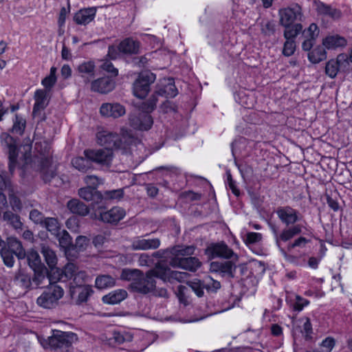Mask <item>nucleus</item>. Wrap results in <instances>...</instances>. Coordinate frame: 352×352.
<instances>
[{
  "label": "nucleus",
  "instance_id": "nucleus-1",
  "mask_svg": "<svg viewBox=\"0 0 352 352\" xmlns=\"http://www.w3.org/2000/svg\"><path fill=\"white\" fill-rule=\"evenodd\" d=\"M177 94L178 91L173 80L171 78L164 79L160 82L157 90L152 95L149 100L143 102L141 108L142 111L146 113H141L138 117L131 118V126L136 129L142 131H147L151 129L153 121L148 113L155 109L157 101V96H164L165 98H174Z\"/></svg>",
  "mask_w": 352,
  "mask_h": 352
},
{
  "label": "nucleus",
  "instance_id": "nucleus-2",
  "mask_svg": "<svg viewBox=\"0 0 352 352\" xmlns=\"http://www.w3.org/2000/svg\"><path fill=\"white\" fill-rule=\"evenodd\" d=\"M187 276L188 274L186 272L172 271L168 267L158 263L153 269L148 271L145 276L141 272V275L138 276L134 283H131V287L133 290L146 294L154 291L155 288V277L164 281L171 282L175 280L181 282Z\"/></svg>",
  "mask_w": 352,
  "mask_h": 352
},
{
  "label": "nucleus",
  "instance_id": "nucleus-3",
  "mask_svg": "<svg viewBox=\"0 0 352 352\" xmlns=\"http://www.w3.org/2000/svg\"><path fill=\"white\" fill-rule=\"evenodd\" d=\"M77 340V336L74 333L54 330L52 335L48 338L43 346H48L56 352H72V344Z\"/></svg>",
  "mask_w": 352,
  "mask_h": 352
},
{
  "label": "nucleus",
  "instance_id": "nucleus-4",
  "mask_svg": "<svg viewBox=\"0 0 352 352\" xmlns=\"http://www.w3.org/2000/svg\"><path fill=\"white\" fill-rule=\"evenodd\" d=\"M97 142L98 144L111 149L113 148H122L130 145L135 142L134 138L126 130L122 131V138L111 132L101 131L97 133Z\"/></svg>",
  "mask_w": 352,
  "mask_h": 352
},
{
  "label": "nucleus",
  "instance_id": "nucleus-5",
  "mask_svg": "<svg viewBox=\"0 0 352 352\" xmlns=\"http://www.w3.org/2000/svg\"><path fill=\"white\" fill-rule=\"evenodd\" d=\"M60 279L64 282H69L70 289H72L85 285L89 276L76 264L69 263L63 269Z\"/></svg>",
  "mask_w": 352,
  "mask_h": 352
},
{
  "label": "nucleus",
  "instance_id": "nucleus-6",
  "mask_svg": "<svg viewBox=\"0 0 352 352\" xmlns=\"http://www.w3.org/2000/svg\"><path fill=\"white\" fill-rule=\"evenodd\" d=\"M60 279L64 282H69L70 289H72L85 285L89 276L76 264L69 263L63 269Z\"/></svg>",
  "mask_w": 352,
  "mask_h": 352
},
{
  "label": "nucleus",
  "instance_id": "nucleus-7",
  "mask_svg": "<svg viewBox=\"0 0 352 352\" xmlns=\"http://www.w3.org/2000/svg\"><path fill=\"white\" fill-rule=\"evenodd\" d=\"M63 295L64 290L60 286L50 284L37 298L36 304L43 309H53L58 305Z\"/></svg>",
  "mask_w": 352,
  "mask_h": 352
},
{
  "label": "nucleus",
  "instance_id": "nucleus-8",
  "mask_svg": "<svg viewBox=\"0 0 352 352\" xmlns=\"http://www.w3.org/2000/svg\"><path fill=\"white\" fill-rule=\"evenodd\" d=\"M84 155L91 162L105 168L111 166L113 159L112 150L107 148L86 149L84 151Z\"/></svg>",
  "mask_w": 352,
  "mask_h": 352
},
{
  "label": "nucleus",
  "instance_id": "nucleus-9",
  "mask_svg": "<svg viewBox=\"0 0 352 352\" xmlns=\"http://www.w3.org/2000/svg\"><path fill=\"white\" fill-rule=\"evenodd\" d=\"M155 75L151 72L144 71L140 73L133 85V93L139 98H145L150 91V86L154 82Z\"/></svg>",
  "mask_w": 352,
  "mask_h": 352
},
{
  "label": "nucleus",
  "instance_id": "nucleus-10",
  "mask_svg": "<svg viewBox=\"0 0 352 352\" xmlns=\"http://www.w3.org/2000/svg\"><path fill=\"white\" fill-rule=\"evenodd\" d=\"M279 15L280 23L285 28L289 27L296 21H301L302 16L301 8L298 5L280 10Z\"/></svg>",
  "mask_w": 352,
  "mask_h": 352
},
{
  "label": "nucleus",
  "instance_id": "nucleus-11",
  "mask_svg": "<svg viewBox=\"0 0 352 352\" xmlns=\"http://www.w3.org/2000/svg\"><path fill=\"white\" fill-rule=\"evenodd\" d=\"M206 254L208 258H230L234 255L233 251L223 242L212 243L206 249Z\"/></svg>",
  "mask_w": 352,
  "mask_h": 352
},
{
  "label": "nucleus",
  "instance_id": "nucleus-12",
  "mask_svg": "<svg viewBox=\"0 0 352 352\" xmlns=\"http://www.w3.org/2000/svg\"><path fill=\"white\" fill-rule=\"evenodd\" d=\"M96 217L103 222L114 223L122 220L126 215L125 210L120 207H113L111 210L102 212L97 210L95 212Z\"/></svg>",
  "mask_w": 352,
  "mask_h": 352
},
{
  "label": "nucleus",
  "instance_id": "nucleus-13",
  "mask_svg": "<svg viewBox=\"0 0 352 352\" xmlns=\"http://www.w3.org/2000/svg\"><path fill=\"white\" fill-rule=\"evenodd\" d=\"M170 264L173 267H179L191 272L196 271L200 266L201 262L196 257L172 258Z\"/></svg>",
  "mask_w": 352,
  "mask_h": 352
},
{
  "label": "nucleus",
  "instance_id": "nucleus-14",
  "mask_svg": "<svg viewBox=\"0 0 352 352\" xmlns=\"http://www.w3.org/2000/svg\"><path fill=\"white\" fill-rule=\"evenodd\" d=\"M1 140L2 144L8 148L9 152V169L12 173L15 168L17 151L15 140L7 133H3L1 135Z\"/></svg>",
  "mask_w": 352,
  "mask_h": 352
},
{
  "label": "nucleus",
  "instance_id": "nucleus-15",
  "mask_svg": "<svg viewBox=\"0 0 352 352\" xmlns=\"http://www.w3.org/2000/svg\"><path fill=\"white\" fill-rule=\"evenodd\" d=\"M115 88V82L109 77H102L92 80L90 89L92 91L107 94Z\"/></svg>",
  "mask_w": 352,
  "mask_h": 352
},
{
  "label": "nucleus",
  "instance_id": "nucleus-16",
  "mask_svg": "<svg viewBox=\"0 0 352 352\" xmlns=\"http://www.w3.org/2000/svg\"><path fill=\"white\" fill-rule=\"evenodd\" d=\"M160 240L157 238L145 239L137 237L131 243V248L133 250H155L160 247Z\"/></svg>",
  "mask_w": 352,
  "mask_h": 352
},
{
  "label": "nucleus",
  "instance_id": "nucleus-17",
  "mask_svg": "<svg viewBox=\"0 0 352 352\" xmlns=\"http://www.w3.org/2000/svg\"><path fill=\"white\" fill-rule=\"evenodd\" d=\"M35 100L33 107V116L34 117L40 115L41 112L45 109L49 103V92L47 90L37 89L34 96Z\"/></svg>",
  "mask_w": 352,
  "mask_h": 352
},
{
  "label": "nucleus",
  "instance_id": "nucleus-18",
  "mask_svg": "<svg viewBox=\"0 0 352 352\" xmlns=\"http://www.w3.org/2000/svg\"><path fill=\"white\" fill-rule=\"evenodd\" d=\"M102 116L106 117L119 118L125 114V108L119 103H104L100 109Z\"/></svg>",
  "mask_w": 352,
  "mask_h": 352
},
{
  "label": "nucleus",
  "instance_id": "nucleus-19",
  "mask_svg": "<svg viewBox=\"0 0 352 352\" xmlns=\"http://www.w3.org/2000/svg\"><path fill=\"white\" fill-rule=\"evenodd\" d=\"M94 291L91 285H84L70 289L72 298L75 300L76 304H81L87 301Z\"/></svg>",
  "mask_w": 352,
  "mask_h": 352
},
{
  "label": "nucleus",
  "instance_id": "nucleus-20",
  "mask_svg": "<svg viewBox=\"0 0 352 352\" xmlns=\"http://www.w3.org/2000/svg\"><path fill=\"white\" fill-rule=\"evenodd\" d=\"M95 64L92 61L80 63L77 67L78 76L83 79L85 84L91 82L95 77Z\"/></svg>",
  "mask_w": 352,
  "mask_h": 352
},
{
  "label": "nucleus",
  "instance_id": "nucleus-21",
  "mask_svg": "<svg viewBox=\"0 0 352 352\" xmlns=\"http://www.w3.org/2000/svg\"><path fill=\"white\" fill-rule=\"evenodd\" d=\"M276 214L280 220L287 226L293 225L299 219L298 211L290 207L278 208Z\"/></svg>",
  "mask_w": 352,
  "mask_h": 352
},
{
  "label": "nucleus",
  "instance_id": "nucleus-22",
  "mask_svg": "<svg viewBox=\"0 0 352 352\" xmlns=\"http://www.w3.org/2000/svg\"><path fill=\"white\" fill-rule=\"evenodd\" d=\"M235 264L232 261H214L210 265V270L212 272H219L224 274H228L232 277L234 276L235 272Z\"/></svg>",
  "mask_w": 352,
  "mask_h": 352
},
{
  "label": "nucleus",
  "instance_id": "nucleus-23",
  "mask_svg": "<svg viewBox=\"0 0 352 352\" xmlns=\"http://www.w3.org/2000/svg\"><path fill=\"white\" fill-rule=\"evenodd\" d=\"M78 195L87 201H92L93 204L101 202V192L90 187H83L78 190Z\"/></svg>",
  "mask_w": 352,
  "mask_h": 352
},
{
  "label": "nucleus",
  "instance_id": "nucleus-24",
  "mask_svg": "<svg viewBox=\"0 0 352 352\" xmlns=\"http://www.w3.org/2000/svg\"><path fill=\"white\" fill-rule=\"evenodd\" d=\"M314 6L318 13L320 15L329 16L334 19H338L341 16L340 10L326 5L320 1L315 0Z\"/></svg>",
  "mask_w": 352,
  "mask_h": 352
},
{
  "label": "nucleus",
  "instance_id": "nucleus-25",
  "mask_svg": "<svg viewBox=\"0 0 352 352\" xmlns=\"http://www.w3.org/2000/svg\"><path fill=\"white\" fill-rule=\"evenodd\" d=\"M127 296V292L124 289H116L108 294L104 295L102 300L104 304L116 305L124 300Z\"/></svg>",
  "mask_w": 352,
  "mask_h": 352
},
{
  "label": "nucleus",
  "instance_id": "nucleus-26",
  "mask_svg": "<svg viewBox=\"0 0 352 352\" xmlns=\"http://www.w3.org/2000/svg\"><path fill=\"white\" fill-rule=\"evenodd\" d=\"M95 15V9H82L75 14L74 16V20L77 24L86 25L94 20Z\"/></svg>",
  "mask_w": 352,
  "mask_h": 352
},
{
  "label": "nucleus",
  "instance_id": "nucleus-27",
  "mask_svg": "<svg viewBox=\"0 0 352 352\" xmlns=\"http://www.w3.org/2000/svg\"><path fill=\"white\" fill-rule=\"evenodd\" d=\"M301 232V226L295 225L288 228L284 229L279 236H276V242L278 248H280V241L286 242L292 239L296 235Z\"/></svg>",
  "mask_w": 352,
  "mask_h": 352
},
{
  "label": "nucleus",
  "instance_id": "nucleus-28",
  "mask_svg": "<svg viewBox=\"0 0 352 352\" xmlns=\"http://www.w3.org/2000/svg\"><path fill=\"white\" fill-rule=\"evenodd\" d=\"M118 50L120 52L126 54H138L140 50V43L131 38H126L122 41L119 46Z\"/></svg>",
  "mask_w": 352,
  "mask_h": 352
},
{
  "label": "nucleus",
  "instance_id": "nucleus-29",
  "mask_svg": "<svg viewBox=\"0 0 352 352\" xmlns=\"http://www.w3.org/2000/svg\"><path fill=\"white\" fill-rule=\"evenodd\" d=\"M346 42L344 38L338 35H329L322 41L323 46L327 50H333L339 47H343Z\"/></svg>",
  "mask_w": 352,
  "mask_h": 352
},
{
  "label": "nucleus",
  "instance_id": "nucleus-30",
  "mask_svg": "<svg viewBox=\"0 0 352 352\" xmlns=\"http://www.w3.org/2000/svg\"><path fill=\"white\" fill-rule=\"evenodd\" d=\"M7 243L8 250L12 252L19 259L25 258L26 253L20 241L15 237H9Z\"/></svg>",
  "mask_w": 352,
  "mask_h": 352
},
{
  "label": "nucleus",
  "instance_id": "nucleus-31",
  "mask_svg": "<svg viewBox=\"0 0 352 352\" xmlns=\"http://www.w3.org/2000/svg\"><path fill=\"white\" fill-rule=\"evenodd\" d=\"M68 209L74 214L85 216L89 213L88 207L77 199H74L67 202Z\"/></svg>",
  "mask_w": 352,
  "mask_h": 352
},
{
  "label": "nucleus",
  "instance_id": "nucleus-32",
  "mask_svg": "<svg viewBox=\"0 0 352 352\" xmlns=\"http://www.w3.org/2000/svg\"><path fill=\"white\" fill-rule=\"evenodd\" d=\"M116 285V279L109 275H100L96 277L95 286L99 289L112 287Z\"/></svg>",
  "mask_w": 352,
  "mask_h": 352
},
{
  "label": "nucleus",
  "instance_id": "nucleus-33",
  "mask_svg": "<svg viewBox=\"0 0 352 352\" xmlns=\"http://www.w3.org/2000/svg\"><path fill=\"white\" fill-rule=\"evenodd\" d=\"M26 256L28 265L33 270H38V268L45 267V265L41 262V259L38 253L36 251L33 250L28 251L25 257Z\"/></svg>",
  "mask_w": 352,
  "mask_h": 352
},
{
  "label": "nucleus",
  "instance_id": "nucleus-34",
  "mask_svg": "<svg viewBox=\"0 0 352 352\" xmlns=\"http://www.w3.org/2000/svg\"><path fill=\"white\" fill-rule=\"evenodd\" d=\"M46 263L50 268H54L57 263V257L54 250L48 246L43 245L41 248Z\"/></svg>",
  "mask_w": 352,
  "mask_h": 352
},
{
  "label": "nucleus",
  "instance_id": "nucleus-35",
  "mask_svg": "<svg viewBox=\"0 0 352 352\" xmlns=\"http://www.w3.org/2000/svg\"><path fill=\"white\" fill-rule=\"evenodd\" d=\"M195 251L194 246H175L170 250V253L173 258H181L183 256H189L193 254Z\"/></svg>",
  "mask_w": 352,
  "mask_h": 352
},
{
  "label": "nucleus",
  "instance_id": "nucleus-36",
  "mask_svg": "<svg viewBox=\"0 0 352 352\" xmlns=\"http://www.w3.org/2000/svg\"><path fill=\"white\" fill-rule=\"evenodd\" d=\"M91 161L86 157H76L72 161V166L77 170L81 172H87L91 168Z\"/></svg>",
  "mask_w": 352,
  "mask_h": 352
},
{
  "label": "nucleus",
  "instance_id": "nucleus-37",
  "mask_svg": "<svg viewBox=\"0 0 352 352\" xmlns=\"http://www.w3.org/2000/svg\"><path fill=\"white\" fill-rule=\"evenodd\" d=\"M141 275V271L136 269H123L120 274V278L123 280L131 281L134 283L139 276Z\"/></svg>",
  "mask_w": 352,
  "mask_h": 352
},
{
  "label": "nucleus",
  "instance_id": "nucleus-38",
  "mask_svg": "<svg viewBox=\"0 0 352 352\" xmlns=\"http://www.w3.org/2000/svg\"><path fill=\"white\" fill-rule=\"evenodd\" d=\"M56 82V68L54 67H51L50 74L46 76L42 81L41 84L45 87L44 90L47 92L54 87Z\"/></svg>",
  "mask_w": 352,
  "mask_h": 352
},
{
  "label": "nucleus",
  "instance_id": "nucleus-39",
  "mask_svg": "<svg viewBox=\"0 0 352 352\" xmlns=\"http://www.w3.org/2000/svg\"><path fill=\"white\" fill-rule=\"evenodd\" d=\"M326 52L322 47H317L308 54L309 60L314 63H318L326 58Z\"/></svg>",
  "mask_w": 352,
  "mask_h": 352
},
{
  "label": "nucleus",
  "instance_id": "nucleus-40",
  "mask_svg": "<svg viewBox=\"0 0 352 352\" xmlns=\"http://www.w3.org/2000/svg\"><path fill=\"white\" fill-rule=\"evenodd\" d=\"M41 172L43 174V179L45 181H50L55 175L54 168L50 164V160L48 158H45V161L42 163Z\"/></svg>",
  "mask_w": 352,
  "mask_h": 352
},
{
  "label": "nucleus",
  "instance_id": "nucleus-41",
  "mask_svg": "<svg viewBox=\"0 0 352 352\" xmlns=\"http://www.w3.org/2000/svg\"><path fill=\"white\" fill-rule=\"evenodd\" d=\"M124 195L123 190L116 189L113 190H106L103 193L101 192V201L102 200L105 201H112V200H120L122 198Z\"/></svg>",
  "mask_w": 352,
  "mask_h": 352
},
{
  "label": "nucleus",
  "instance_id": "nucleus-42",
  "mask_svg": "<svg viewBox=\"0 0 352 352\" xmlns=\"http://www.w3.org/2000/svg\"><path fill=\"white\" fill-rule=\"evenodd\" d=\"M302 26L296 23L293 26L289 25L284 31V37L286 40H294L296 36L302 31Z\"/></svg>",
  "mask_w": 352,
  "mask_h": 352
},
{
  "label": "nucleus",
  "instance_id": "nucleus-43",
  "mask_svg": "<svg viewBox=\"0 0 352 352\" xmlns=\"http://www.w3.org/2000/svg\"><path fill=\"white\" fill-rule=\"evenodd\" d=\"M56 235L57 236L59 245L61 248L66 250L71 246L72 238L67 231L63 230L62 232H58Z\"/></svg>",
  "mask_w": 352,
  "mask_h": 352
},
{
  "label": "nucleus",
  "instance_id": "nucleus-44",
  "mask_svg": "<svg viewBox=\"0 0 352 352\" xmlns=\"http://www.w3.org/2000/svg\"><path fill=\"white\" fill-rule=\"evenodd\" d=\"M3 219L10 223L15 229L21 228L22 226L19 217L10 211L4 212Z\"/></svg>",
  "mask_w": 352,
  "mask_h": 352
},
{
  "label": "nucleus",
  "instance_id": "nucleus-45",
  "mask_svg": "<svg viewBox=\"0 0 352 352\" xmlns=\"http://www.w3.org/2000/svg\"><path fill=\"white\" fill-rule=\"evenodd\" d=\"M340 57L337 60H329L326 65V74L331 78L336 76L339 68Z\"/></svg>",
  "mask_w": 352,
  "mask_h": 352
},
{
  "label": "nucleus",
  "instance_id": "nucleus-46",
  "mask_svg": "<svg viewBox=\"0 0 352 352\" xmlns=\"http://www.w3.org/2000/svg\"><path fill=\"white\" fill-rule=\"evenodd\" d=\"M0 254L6 266L11 267L14 265V258L13 254H14L12 252L10 251V250L6 248H3L1 249Z\"/></svg>",
  "mask_w": 352,
  "mask_h": 352
},
{
  "label": "nucleus",
  "instance_id": "nucleus-47",
  "mask_svg": "<svg viewBox=\"0 0 352 352\" xmlns=\"http://www.w3.org/2000/svg\"><path fill=\"white\" fill-rule=\"evenodd\" d=\"M203 285L208 291L214 292H217L221 287L220 282L214 280L210 276H207L203 280Z\"/></svg>",
  "mask_w": 352,
  "mask_h": 352
},
{
  "label": "nucleus",
  "instance_id": "nucleus-48",
  "mask_svg": "<svg viewBox=\"0 0 352 352\" xmlns=\"http://www.w3.org/2000/svg\"><path fill=\"white\" fill-rule=\"evenodd\" d=\"M34 276L32 278V282L36 286H38L42 284L43 280L45 279L47 274V269L45 267H42L41 268H38V270H34Z\"/></svg>",
  "mask_w": 352,
  "mask_h": 352
},
{
  "label": "nucleus",
  "instance_id": "nucleus-49",
  "mask_svg": "<svg viewBox=\"0 0 352 352\" xmlns=\"http://www.w3.org/2000/svg\"><path fill=\"white\" fill-rule=\"evenodd\" d=\"M45 226L48 231L53 234H57L59 232L60 226L56 219L46 218L44 221Z\"/></svg>",
  "mask_w": 352,
  "mask_h": 352
},
{
  "label": "nucleus",
  "instance_id": "nucleus-50",
  "mask_svg": "<svg viewBox=\"0 0 352 352\" xmlns=\"http://www.w3.org/2000/svg\"><path fill=\"white\" fill-rule=\"evenodd\" d=\"M84 182L87 185V187L94 189H96L100 184H103V179L94 175L85 176L84 177Z\"/></svg>",
  "mask_w": 352,
  "mask_h": 352
},
{
  "label": "nucleus",
  "instance_id": "nucleus-51",
  "mask_svg": "<svg viewBox=\"0 0 352 352\" xmlns=\"http://www.w3.org/2000/svg\"><path fill=\"white\" fill-rule=\"evenodd\" d=\"M25 126V120L23 118L16 115L15 120H14L13 126L12 129V132L21 135L23 131Z\"/></svg>",
  "mask_w": 352,
  "mask_h": 352
},
{
  "label": "nucleus",
  "instance_id": "nucleus-52",
  "mask_svg": "<svg viewBox=\"0 0 352 352\" xmlns=\"http://www.w3.org/2000/svg\"><path fill=\"white\" fill-rule=\"evenodd\" d=\"M89 244V239L85 236H78L76 239L74 248L78 252L85 250Z\"/></svg>",
  "mask_w": 352,
  "mask_h": 352
},
{
  "label": "nucleus",
  "instance_id": "nucleus-53",
  "mask_svg": "<svg viewBox=\"0 0 352 352\" xmlns=\"http://www.w3.org/2000/svg\"><path fill=\"white\" fill-rule=\"evenodd\" d=\"M15 282L16 285L23 289H28L30 287L32 282L30 276L25 274H19L16 277Z\"/></svg>",
  "mask_w": 352,
  "mask_h": 352
},
{
  "label": "nucleus",
  "instance_id": "nucleus-54",
  "mask_svg": "<svg viewBox=\"0 0 352 352\" xmlns=\"http://www.w3.org/2000/svg\"><path fill=\"white\" fill-rule=\"evenodd\" d=\"M189 287L195 292L197 296L201 297L204 295V288L203 280L201 281L199 280H195L193 281H190L189 283Z\"/></svg>",
  "mask_w": 352,
  "mask_h": 352
},
{
  "label": "nucleus",
  "instance_id": "nucleus-55",
  "mask_svg": "<svg viewBox=\"0 0 352 352\" xmlns=\"http://www.w3.org/2000/svg\"><path fill=\"white\" fill-rule=\"evenodd\" d=\"M296 50V43L294 40H286L284 43L283 54L285 56H290L294 54Z\"/></svg>",
  "mask_w": 352,
  "mask_h": 352
},
{
  "label": "nucleus",
  "instance_id": "nucleus-56",
  "mask_svg": "<svg viewBox=\"0 0 352 352\" xmlns=\"http://www.w3.org/2000/svg\"><path fill=\"white\" fill-rule=\"evenodd\" d=\"M309 242V240H307L304 236H300L296 239L293 243H290L287 245V250L291 251L292 249L295 248H304L306 244Z\"/></svg>",
  "mask_w": 352,
  "mask_h": 352
},
{
  "label": "nucleus",
  "instance_id": "nucleus-57",
  "mask_svg": "<svg viewBox=\"0 0 352 352\" xmlns=\"http://www.w3.org/2000/svg\"><path fill=\"white\" fill-rule=\"evenodd\" d=\"M275 30V24L272 21H267L262 23L261 31L262 32L267 36H270L274 34Z\"/></svg>",
  "mask_w": 352,
  "mask_h": 352
},
{
  "label": "nucleus",
  "instance_id": "nucleus-58",
  "mask_svg": "<svg viewBox=\"0 0 352 352\" xmlns=\"http://www.w3.org/2000/svg\"><path fill=\"white\" fill-rule=\"evenodd\" d=\"M305 37L316 39L319 34V30L316 24L311 23L307 30L303 32Z\"/></svg>",
  "mask_w": 352,
  "mask_h": 352
},
{
  "label": "nucleus",
  "instance_id": "nucleus-59",
  "mask_svg": "<svg viewBox=\"0 0 352 352\" xmlns=\"http://www.w3.org/2000/svg\"><path fill=\"white\" fill-rule=\"evenodd\" d=\"M262 239V235L258 232H248L246 234L245 242L248 244H254L259 242Z\"/></svg>",
  "mask_w": 352,
  "mask_h": 352
},
{
  "label": "nucleus",
  "instance_id": "nucleus-60",
  "mask_svg": "<svg viewBox=\"0 0 352 352\" xmlns=\"http://www.w3.org/2000/svg\"><path fill=\"white\" fill-rule=\"evenodd\" d=\"M101 68L107 72L111 74L113 76H116L118 74V69L115 68L112 63L108 60L104 61L102 64Z\"/></svg>",
  "mask_w": 352,
  "mask_h": 352
},
{
  "label": "nucleus",
  "instance_id": "nucleus-61",
  "mask_svg": "<svg viewBox=\"0 0 352 352\" xmlns=\"http://www.w3.org/2000/svg\"><path fill=\"white\" fill-rule=\"evenodd\" d=\"M160 110L164 113L174 112L176 111V105L170 101L166 100L160 106Z\"/></svg>",
  "mask_w": 352,
  "mask_h": 352
},
{
  "label": "nucleus",
  "instance_id": "nucleus-62",
  "mask_svg": "<svg viewBox=\"0 0 352 352\" xmlns=\"http://www.w3.org/2000/svg\"><path fill=\"white\" fill-rule=\"evenodd\" d=\"M309 301L300 296H296V301L294 304V309L298 311H301L305 307L308 305Z\"/></svg>",
  "mask_w": 352,
  "mask_h": 352
},
{
  "label": "nucleus",
  "instance_id": "nucleus-63",
  "mask_svg": "<svg viewBox=\"0 0 352 352\" xmlns=\"http://www.w3.org/2000/svg\"><path fill=\"white\" fill-rule=\"evenodd\" d=\"M30 219L36 223H43V214L37 210H32L30 213Z\"/></svg>",
  "mask_w": 352,
  "mask_h": 352
},
{
  "label": "nucleus",
  "instance_id": "nucleus-64",
  "mask_svg": "<svg viewBox=\"0 0 352 352\" xmlns=\"http://www.w3.org/2000/svg\"><path fill=\"white\" fill-rule=\"evenodd\" d=\"M10 204L14 211H19L21 209V201L14 195L10 196Z\"/></svg>",
  "mask_w": 352,
  "mask_h": 352
}]
</instances>
